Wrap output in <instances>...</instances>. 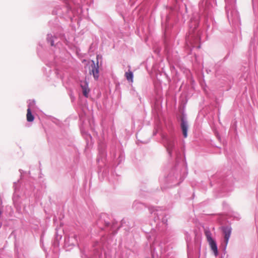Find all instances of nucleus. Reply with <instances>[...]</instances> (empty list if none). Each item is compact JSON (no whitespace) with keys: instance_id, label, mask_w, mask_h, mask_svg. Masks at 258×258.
<instances>
[{"instance_id":"obj_1","label":"nucleus","mask_w":258,"mask_h":258,"mask_svg":"<svg viewBox=\"0 0 258 258\" xmlns=\"http://www.w3.org/2000/svg\"><path fill=\"white\" fill-rule=\"evenodd\" d=\"M225 10L229 23L234 26H238L240 23V19L238 12L235 9V0L232 2L225 0Z\"/></svg>"},{"instance_id":"obj_19","label":"nucleus","mask_w":258,"mask_h":258,"mask_svg":"<svg viewBox=\"0 0 258 258\" xmlns=\"http://www.w3.org/2000/svg\"><path fill=\"white\" fill-rule=\"evenodd\" d=\"M142 205V204H141L140 202L137 201H135L133 203V207L136 209H138V208H139L140 206Z\"/></svg>"},{"instance_id":"obj_13","label":"nucleus","mask_w":258,"mask_h":258,"mask_svg":"<svg viewBox=\"0 0 258 258\" xmlns=\"http://www.w3.org/2000/svg\"><path fill=\"white\" fill-rule=\"evenodd\" d=\"M47 41L48 43H49L50 44L51 46H54V41L55 39H57L56 37L54 36H52L50 34H48L47 35Z\"/></svg>"},{"instance_id":"obj_6","label":"nucleus","mask_w":258,"mask_h":258,"mask_svg":"<svg viewBox=\"0 0 258 258\" xmlns=\"http://www.w3.org/2000/svg\"><path fill=\"white\" fill-rule=\"evenodd\" d=\"M80 87L82 88L83 95L88 98L89 94L90 92V90L89 88L88 82L86 81H81L80 82Z\"/></svg>"},{"instance_id":"obj_24","label":"nucleus","mask_w":258,"mask_h":258,"mask_svg":"<svg viewBox=\"0 0 258 258\" xmlns=\"http://www.w3.org/2000/svg\"><path fill=\"white\" fill-rule=\"evenodd\" d=\"M1 214H2V212L0 211V215H1Z\"/></svg>"},{"instance_id":"obj_20","label":"nucleus","mask_w":258,"mask_h":258,"mask_svg":"<svg viewBox=\"0 0 258 258\" xmlns=\"http://www.w3.org/2000/svg\"><path fill=\"white\" fill-rule=\"evenodd\" d=\"M81 257L82 258H93V256H88L86 253L83 252H81Z\"/></svg>"},{"instance_id":"obj_15","label":"nucleus","mask_w":258,"mask_h":258,"mask_svg":"<svg viewBox=\"0 0 258 258\" xmlns=\"http://www.w3.org/2000/svg\"><path fill=\"white\" fill-rule=\"evenodd\" d=\"M27 120L28 122H32L34 120V117L31 112V110L30 108H28L27 110Z\"/></svg>"},{"instance_id":"obj_23","label":"nucleus","mask_w":258,"mask_h":258,"mask_svg":"<svg viewBox=\"0 0 258 258\" xmlns=\"http://www.w3.org/2000/svg\"><path fill=\"white\" fill-rule=\"evenodd\" d=\"M198 48H200V45L198 46Z\"/></svg>"},{"instance_id":"obj_11","label":"nucleus","mask_w":258,"mask_h":258,"mask_svg":"<svg viewBox=\"0 0 258 258\" xmlns=\"http://www.w3.org/2000/svg\"><path fill=\"white\" fill-rule=\"evenodd\" d=\"M199 38V34H197L196 36L189 35L186 38V42H189L192 46V47H195L194 43H195V41H197Z\"/></svg>"},{"instance_id":"obj_12","label":"nucleus","mask_w":258,"mask_h":258,"mask_svg":"<svg viewBox=\"0 0 258 258\" xmlns=\"http://www.w3.org/2000/svg\"><path fill=\"white\" fill-rule=\"evenodd\" d=\"M106 217V215L105 214L102 215L100 217V218L98 220L97 224H101L102 223H104L106 227H109L110 225V223L105 221V218Z\"/></svg>"},{"instance_id":"obj_22","label":"nucleus","mask_w":258,"mask_h":258,"mask_svg":"<svg viewBox=\"0 0 258 258\" xmlns=\"http://www.w3.org/2000/svg\"><path fill=\"white\" fill-rule=\"evenodd\" d=\"M174 183V184H171V185H169V186H170V187H171V186H173V185L178 184V183Z\"/></svg>"},{"instance_id":"obj_21","label":"nucleus","mask_w":258,"mask_h":258,"mask_svg":"<svg viewBox=\"0 0 258 258\" xmlns=\"http://www.w3.org/2000/svg\"><path fill=\"white\" fill-rule=\"evenodd\" d=\"M253 7L254 11L255 12H256V6H255V5L254 4L253 5Z\"/></svg>"},{"instance_id":"obj_4","label":"nucleus","mask_w":258,"mask_h":258,"mask_svg":"<svg viewBox=\"0 0 258 258\" xmlns=\"http://www.w3.org/2000/svg\"><path fill=\"white\" fill-rule=\"evenodd\" d=\"M216 5V0H202L199 4V8L201 12L206 13Z\"/></svg>"},{"instance_id":"obj_8","label":"nucleus","mask_w":258,"mask_h":258,"mask_svg":"<svg viewBox=\"0 0 258 258\" xmlns=\"http://www.w3.org/2000/svg\"><path fill=\"white\" fill-rule=\"evenodd\" d=\"M199 23V17L197 14L196 16L192 17L190 19L189 23L190 32H194L198 27Z\"/></svg>"},{"instance_id":"obj_10","label":"nucleus","mask_w":258,"mask_h":258,"mask_svg":"<svg viewBox=\"0 0 258 258\" xmlns=\"http://www.w3.org/2000/svg\"><path fill=\"white\" fill-rule=\"evenodd\" d=\"M209 244L210 246L211 250L213 251L214 255L217 256L218 255V248L217 245L216 241L213 240L210 241H209Z\"/></svg>"},{"instance_id":"obj_7","label":"nucleus","mask_w":258,"mask_h":258,"mask_svg":"<svg viewBox=\"0 0 258 258\" xmlns=\"http://www.w3.org/2000/svg\"><path fill=\"white\" fill-rule=\"evenodd\" d=\"M90 74H92L95 80H97L99 78V66L98 62L96 64L94 61H92V63L91 64V70H90Z\"/></svg>"},{"instance_id":"obj_9","label":"nucleus","mask_w":258,"mask_h":258,"mask_svg":"<svg viewBox=\"0 0 258 258\" xmlns=\"http://www.w3.org/2000/svg\"><path fill=\"white\" fill-rule=\"evenodd\" d=\"M180 126L184 137L186 138L187 136V130L188 128V125L186 118L182 117L181 119Z\"/></svg>"},{"instance_id":"obj_3","label":"nucleus","mask_w":258,"mask_h":258,"mask_svg":"<svg viewBox=\"0 0 258 258\" xmlns=\"http://www.w3.org/2000/svg\"><path fill=\"white\" fill-rule=\"evenodd\" d=\"M163 142L166 148L168 154L170 156H171L172 152L175 148V145L176 142V137L172 135L169 137H163Z\"/></svg>"},{"instance_id":"obj_5","label":"nucleus","mask_w":258,"mask_h":258,"mask_svg":"<svg viewBox=\"0 0 258 258\" xmlns=\"http://www.w3.org/2000/svg\"><path fill=\"white\" fill-rule=\"evenodd\" d=\"M224 234V241L225 243V248L226 247L228 243L229 239L230 238L232 229L229 226H223L221 228Z\"/></svg>"},{"instance_id":"obj_2","label":"nucleus","mask_w":258,"mask_h":258,"mask_svg":"<svg viewBox=\"0 0 258 258\" xmlns=\"http://www.w3.org/2000/svg\"><path fill=\"white\" fill-rule=\"evenodd\" d=\"M78 244L77 234L74 232L66 234L64 236V246L67 250H71Z\"/></svg>"},{"instance_id":"obj_18","label":"nucleus","mask_w":258,"mask_h":258,"mask_svg":"<svg viewBox=\"0 0 258 258\" xmlns=\"http://www.w3.org/2000/svg\"><path fill=\"white\" fill-rule=\"evenodd\" d=\"M62 235L61 234H59L58 233V229H56V232H55V238L57 241H59L61 239Z\"/></svg>"},{"instance_id":"obj_14","label":"nucleus","mask_w":258,"mask_h":258,"mask_svg":"<svg viewBox=\"0 0 258 258\" xmlns=\"http://www.w3.org/2000/svg\"><path fill=\"white\" fill-rule=\"evenodd\" d=\"M125 77L128 81L131 82H133L134 75L132 71L129 70L128 72H125Z\"/></svg>"},{"instance_id":"obj_25","label":"nucleus","mask_w":258,"mask_h":258,"mask_svg":"<svg viewBox=\"0 0 258 258\" xmlns=\"http://www.w3.org/2000/svg\"><path fill=\"white\" fill-rule=\"evenodd\" d=\"M257 10H258V6H257Z\"/></svg>"},{"instance_id":"obj_16","label":"nucleus","mask_w":258,"mask_h":258,"mask_svg":"<svg viewBox=\"0 0 258 258\" xmlns=\"http://www.w3.org/2000/svg\"><path fill=\"white\" fill-rule=\"evenodd\" d=\"M205 235L206 236L208 242L213 240L212 237V234L209 230H206L205 231Z\"/></svg>"},{"instance_id":"obj_17","label":"nucleus","mask_w":258,"mask_h":258,"mask_svg":"<svg viewBox=\"0 0 258 258\" xmlns=\"http://www.w3.org/2000/svg\"><path fill=\"white\" fill-rule=\"evenodd\" d=\"M35 105V101L34 100H29L28 102V108H30L31 110Z\"/></svg>"}]
</instances>
